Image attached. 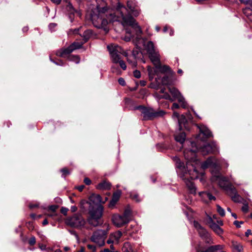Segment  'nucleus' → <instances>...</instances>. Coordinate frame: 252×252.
I'll return each mask as SVG.
<instances>
[{"label":"nucleus","mask_w":252,"mask_h":252,"mask_svg":"<svg viewBox=\"0 0 252 252\" xmlns=\"http://www.w3.org/2000/svg\"><path fill=\"white\" fill-rule=\"evenodd\" d=\"M126 10V9L124 7H122L117 10V13L120 14L121 16H113L112 12L108 11L109 16H107V15H106V18L99 17L98 15L95 14L94 11L93 14H91V18L94 26L98 28L106 26L108 23L115 21L121 22L124 26H131L135 32L136 37L134 38V36L131 35V33L127 29L126 32L129 35L126 36L124 38V40L126 41H129L131 39H132L133 42L137 47L141 44H144V40L141 37L142 32L140 27L138 25L137 23H136L135 19L132 16L124 15V12Z\"/></svg>","instance_id":"1"},{"label":"nucleus","mask_w":252,"mask_h":252,"mask_svg":"<svg viewBox=\"0 0 252 252\" xmlns=\"http://www.w3.org/2000/svg\"><path fill=\"white\" fill-rule=\"evenodd\" d=\"M197 151L196 147L195 149L189 150L186 149L184 151V155L185 159L187 160L186 168L184 163L181 161L180 159L177 157L173 158L174 160L176 162V166L178 168V172L183 174V176H185L186 174H189L191 180L198 178L203 173H199L197 168L204 163H201L200 161L196 159V152Z\"/></svg>","instance_id":"2"},{"label":"nucleus","mask_w":252,"mask_h":252,"mask_svg":"<svg viewBox=\"0 0 252 252\" xmlns=\"http://www.w3.org/2000/svg\"><path fill=\"white\" fill-rule=\"evenodd\" d=\"M97 4L99 2H100V4H98L96 6V8L94 10H92L91 14H93L94 11V13L96 14L99 17H102L106 18V15L107 16H109V12H112L113 13V16H121L120 14H118L117 11L118 9L121 8L122 7H125L126 9V11L124 12V14L125 16H130V13L132 14L133 16L136 17L138 16L140 14V10L138 8V6L135 1L132 0H129L127 1V6L128 8L129 11L127 10V9L123 5H121L120 3H118L117 8L115 11H114L112 9H108L106 6H105V4L104 1L102 0H96Z\"/></svg>","instance_id":"3"},{"label":"nucleus","mask_w":252,"mask_h":252,"mask_svg":"<svg viewBox=\"0 0 252 252\" xmlns=\"http://www.w3.org/2000/svg\"><path fill=\"white\" fill-rule=\"evenodd\" d=\"M209 167L211 168L212 175L211 180L213 182H216L221 188L226 191V192L233 187L231 184L229 183L228 178L222 176L220 173V163L215 157H211L209 158L201 164V168L202 169Z\"/></svg>","instance_id":"4"},{"label":"nucleus","mask_w":252,"mask_h":252,"mask_svg":"<svg viewBox=\"0 0 252 252\" xmlns=\"http://www.w3.org/2000/svg\"><path fill=\"white\" fill-rule=\"evenodd\" d=\"M89 200L86 202L89 205V213L90 216L88 221L90 225L96 227L102 223L100 219L102 216L103 207L98 204L102 202L101 197L99 194H93L90 196Z\"/></svg>","instance_id":"5"},{"label":"nucleus","mask_w":252,"mask_h":252,"mask_svg":"<svg viewBox=\"0 0 252 252\" xmlns=\"http://www.w3.org/2000/svg\"><path fill=\"white\" fill-rule=\"evenodd\" d=\"M111 60L113 63H119L120 66L123 70H126V65L125 63L121 60V55L127 56V53L125 52L121 47L116 44H112L107 46Z\"/></svg>","instance_id":"6"},{"label":"nucleus","mask_w":252,"mask_h":252,"mask_svg":"<svg viewBox=\"0 0 252 252\" xmlns=\"http://www.w3.org/2000/svg\"><path fill=\"white\" fill-rule=\"evenodd\" d=\"M168 91L172 95V97L168 93H165L161 97L165 99L169 100L171 101H173L177 99L179 102L181 104L183 108H186L187 107L188 104L184 97L181 95L180 92L175 87L169 86L168 87Z\"/></svg>","instance_id":"7"},{"label":"nucleus","mask_w":252,"mask_h":252,"mask_svg":"<svg viewBox=\"0 0 252 252\" xmlns=\"http://www.w3.org/2000/svg\"><path fill=\"white\" fill-rule=\"evenodd\" d=\"M66 225L72 227L81 229L85 227L86 220L81 215L75 214L68 217L65 220Z\"/></svg>","instance_id":"8"},{"label":"nucleus","mask_w":252,"mask_h":252,"mask_svg":"<svg viewBox=\"0 0 252 252\" xmlns=\"http://www.w3.org/2000/svg\"><path fill=\"white\" fill-rule=\"evenodd\" d=\"M107 231L105 230H97L94 232L90 238L92 242L96 244L98 246H103L105 244Z\"/></svg>","instance_id":"9"},{"label":"nucleus","mask_w":252,"mask_h":252,"mask_svg":"<svg viewBox=\"0 0 252 252\" xmlns=\"http://www.w3.org/2000/svg\"><path fill=\"white\" fill-rule=\"evenodd\" d=\"M84 43L83 41L80 42H74L67 48L57 51L56 54L59 57H66V56L69 55V54L74 50L81 48Z\"/></svg>","instance_id":"10"},{"label":"nucleus","mask_w":252,"mask_h":252,"mask_svg":"<svg viewBox=\"0 0 252 252\" xmlns=\"http://www.w3.org/2000/svg\"><path fill=\"white\" fill-rule=\"evenodd\" d=\"M147 70L148 72L149 79L150 80H152L154 78L158 71H159L161 73H170L171 72L170 68L168 65H161L160 63L159 65L155 66V69L148 66Z\"/></svg>","instance_id":"11"},{"label":"nucleus","mask_w":252,"mask_h":252,"mask_svg":"<svg viewBox=\"0 0 252 252\" xmlns=\"http://www.w3.org/2000/svg\"><path fill=\"white\" fill-rule=\"evenodd\" d=\"M196 150L198 152H200L202 155L205 156L209 154L217 152L218 148L216 143L213 142L203 145V146L200 147H196Z\"/></svg>","instance_id":"12"},{"label":"nucleus","mask_w":252,"mask_h":252,"mask_svg":"<svg viewBox=\"0 0 252 252\" xmlns=\"http://www.w3.org/2000/svg\"><path fill=\"white\" fill-rule=\"evenodd\" d=\"M136 109L140 110L143 115V118L145 120H149L154 116H162L164 112L160 111L158 112L154 113L152 109H148L143 106L140 105L136 107Z\"/></svg>","instance_id":"13"},{"label":"nucleus","mask_w":252,"mask_h":252,"mask_svg":"<svg viewBox=\"0 0 252 252\" xmlns=\"http://www.w3.org/2000/svg\"><path fill=\"white\" fill-rule=\"evenodd\" d=\"M200 133L197 136L196 139L197 141L200 140L201 141L204 142L209 137L212 136V134L210 130L205 126L203 125H200L198 126Z\"/></svg>","instance_id":"14"},{"label":"nucleus","mask_w":252,"mask_h":252,"mask_svg":"<svg viewBox=\"0 0 252 252\" xmlns=\"http://www.w3.org/2000/svg\"><path fill=\"white\" fill-rule=\"evenodd\" d=\"M112 220L114 224L118 227H121L128 222L126 218L118 214L114 215Z\"/></svg>","instance_id":"15"},{"label":"nucleus","mask_w":252,"mask_h":252,"mask_svg":"<svg viewBox=\"0 0 252 252\" xmlns=\"http://www.w3.org/2000/svg\"><path fill=\"white\" fill-rule=\"evenodd\" d=\"M199 236L204 240L206 243L213 244L214 242L210 234L207 230L203 227L197 231Z\"/></svg>","instance_id":"16"},{"label":"nucleus","mask_w":252,"mask_h":252,"mask_svg":"<svg viewBox=\"0 0 252 252\" xmlns=\"http://www.w3.org/2000/svg\"><path fill=\"white\" fill-rule=\"evenodd\" d=\"M210 228L218 235L220 236L223 233V230L220 227V226L216 223L210 217L208 221Z\"/></svg>","instance_id":"17"},{"label":"nucleus","mask_w":252,"mask_h":252,"mask_svg":"<svg viewBox=\"0 0 252 252\" xmlns=\"http://www.w3.org/2000/svg\"><path fill=\"white\" fill-rule=\"evenodd\" d=\"M227 193L231 197L232 200L235 202H240L241 201V197L238 194L236 189L232 187L229 190Z\"/></svg>","instance_id":"18"},{"label":"nucleus","mask_w":252,"mask_h":252,"mask_svg":"<svg viewBox=\"0 0 252 252\" xmlns=\"http://www.w3.org/2000/svg\"><path fill=\"white\" fill-rule=\"evenodd\" d=\"M122 192L120 190H118L113 194L112 198L109 203V207L113 208L117 202L119 201Z\"/></svg>","instance_id":"19"},{"label":"nucleus","mask_w":252,"mask_h":252,"mask_svg":"<svg viewBox=\"0 0 252 252\" xmlns=\"http://www.w3.org/2000/svg\"><path fill=\"white\" fill-rule=\"evenodd\" d=\"M224 246L222 245H217L212 246L208 248L206 250H202L200 248L196 249L197 252H218L219 251L223 250Z\"/></svg>","instance_id":"20"},{"label":"nucleus","mask_w":252,"mask_h":252,"mask_svg":"<svg viewBox=\"0 0 252 252\" xmlns=\"http://www.w3.org/2000/svg\"><path fill=\"white\" fill-rule=\"evenodd\" d=\"M149 57L155 66L159 65L160 61V55L158 51H155L148 54Z\"/></svg>","instance_id":"21"},{"label":"nucleus","mask_w":252,"mask_h":252,"mask_svg":"<svg viewBox=\"0 0 252 252\" xmlns=\"http://www.w3.org/2000/svg\"><path fill=\"white\" fill-rule=\"evenodd\" d=\"M66 9L68 12V14L69 15V16L71 22H72V15H74L75 14H76L79 17H81V14L80 12L79 11L75 10L70 2H68L67 5H66Z\"/></svg>","instance_id":"22"},{"label":"nucleus","mask_w":252,"mask_h":252,"mask_svg":"<svg viewBox=\"0 0 252 252\" xmlns=\"http://www.w3.org/2000/svg\"><path fill=\"white\" fill-rule=\"evenodd\" d=\"M111 186L110 183L106 181H103L97 185L96 188L100 190H108L110 189Z\"/></svg>","instance_id":"23"},{"label":"nucleus","mask_w":252,"mask_h":252,"mask_svg":"<svg viewBox=\"0 0 252 252\" xmlns=\"http://www.w3.org/2000/svg\"><path fill=\"white\" fill-rule=\"evenodd\" d=\"M185 138H186V134L185 133V132H180L179 134H176L175 135V140L180 143L181 144H183L185 140Z\"/></svg>","instance_id":"24"},{"label":"nucleus","mask_w":252,"mask_h":252,"mask_svg":"<svg viewBox=\"0 0 252 252\" xmlns=\"http://www.w3.org/2000/svg\"><path fill=\"white\" fill-rule=\"evenodd\" d=\"M111 239H113L115 243L118 244L119 242L120 239L122 236V233L121 231H118L115 233L111 234Z\"/></svg>","instance_id":"25"},{"label":"nucleus","mask_w":252,"mask_h":252,"mask_svg":"<svg viewBox=\"0 0 252 252\" xmlns=\"http://www.w3.org/2000/svg\"><path fill=\"white\" fill-rule=\"evenodd\" d=\"M178 124L179 125V130H181L182 125H183L186 127V123L187 122V120L185 115H182L180 116L178 118Z\"/></svg>","instance_id":"26"},{"label":"nucleus","mask_w":252,"mask_h":252,"mask_svg":"<svg viewBox=\"0 0 252 252\" xmlns=\"http://www.w3.org/2000/svg\"><path fill=\"white\" fill-rule=\"evenodd\" d=\"M145 46V49L148 53V54H149L150 53H152L153 52H154L156 50L155 49V46L154 45V43L152 41H149L147 44Z\"/></svg>","instance_id":"27"},{"label":"nucleus","mask_w":252,"mask_h":252,"mask_svg":"<svg viewBox=\"0 0 252 252\" xmlns=\"http://www.w3.org/2000/svg\"><path fill=\"white\" fill-rule=\"evenodd\" d=\"M92 34V31L91 30H87L85 31L83 33L82 41L86 43L88 41L89 39L90 38Z\"/></svg>","instance_id":"28"},{"label":"nucleus","mask_w":252,"mask_h":252,"mask_svg":"<svg viewBox=\"0 0 252 252\" xmlns=\"http://www.w3.org/2000/svg\"><path fill=\"white\" fill-rule=\"evenodd\" d=\"M127 61L129 64H130L132 67H134L136 66L137 62L135 57L133 56L127 57Z\"/></svg>","instance_id":"29"},{"label":"nucleus","mask_w":252,"mask_h":252,"mask_svg":"<svg viewBox=\"0 0 252 252\" xmlns=\"http://www.w3.org/2000/svg\"><path fill=\"white\" fill-rule=\"evenodd\" d=\"M186 185L191 193H195V186L192 182L190 181H186Z\"/></svg>","instance_id":"30"},{"label":"nucleus","mask_w":252,"mask_h":252,"mask_svg":"<svg viewBox=\"0 0 252 252\" xmlns=\"http://www.w3.org/2000/svg\"><path fill=\"white\" fill-rule=\"evenodd\" d=\"M123 252H132L133 250L131 248V246L128 243H125L123 248H122Z\"/></svg>","instance_id":"31"},{"label":"nucleus","mask_w":252,"mask_h":252,"mask_svg":"<svg viewBox=\"0 0 252 252\" xmlns=\"http://www.w3.org/2000/svg\"><path fill=\"white\" fill-rule=\"evenodd\" d=\"M67 58L69 61L74 62L76 63L80 62V58L77 55H69Z\"/></svg>","instance_id":"32"},{"label":"nucleus","mask_w":252,"mask_h":252,"mask_svg":"<svg viewBox=\"0 0 252 252\" xmlns=\"http://www.w3.org/2000/svg\"><path fill=\"white\" fill-rule=\"evenodd\" d=\"M161 83L163 85H170L171 81L168 76H165L161 79Z\"/></svg>","instance_id":"33"},{"label":"nucleus","mask_w":252,"mask_h":252,"mask_svg":"<svg viewBox=\"0 0 252 252\" xmlns=\"http://www.w3.org/2000/svg\"><path fill=\"white\" fill-rule=\"evenodd\" d=\"M124 217L126 218L129 222L130 220L131 212L129 209H126L122 215Z\"/></svg>","instance_id":"34"},{"label":"nucleus","mask_w":252,"mask_h":252,"mask_svg":"<svg viewBox=\"0 0 252 252\" xmlns=\"http://www.w3.org/2000/svg\"><path fill=\"white\" fill-rule=\"evenodd\" d=\"M243 13L249 18L252 15V9L250 8H245L243 9Z\"/></svg>","instance_id":"35"},{"label":"nucleus","mask_w":252,"mask_h":252,"mask_svg":"<svg viewBox=\"0 0 252 252\" xmlns=\"http://www.w3.org/2000/svg\"><path fill=\"white\" fill-rule=\"evenodd\" d=\"M217 210L218 213L221 217H224L225 216V211L224 210L221 208L219 205H217Z\"/></svg>","instance_id":"36"},{"label":"nucleus","mask_w":252,"mask_h":252,"mask_svg":"<svg viewBox=\"0 0 252 252\" xmlns=\"http://www.w3.org/2000/svg\"><path fill=\"white\" fill-rule=\"evenodd\" d=\"M62 173V177L65 178V177L70 174V171L66 168H63L61 170Z\"/></svg>","instance_id":"37"},{"label":"nucleus","mask_w":252,"mask_h":252,"mask_svg":"<svg viewBox=\"0 0 252 252\" xmlns=\"http://www.w3.org/2000/svg\"><path fill=\"white\" fill-rule=\"evenodd\" d=\"M205 196H206L210 200H215L216 198L215 196L212 195L210 193L207 192H204L202 193Z\"/></svg>","instance_id":"38"},{"label":"nucleus","mask_w":252,"mask_h":252,"mask_svg":"<svg viewBox=\"0 0 252 252\" xmlns=\"http://www.w3.org/2000/svg\"><path fill=\"white\" fill-rule=\"evenodd\" d=\"M36 243V239L34 236H32L29 240V243L31 246H33Z\"/></svg>","instance_id":"39"},{"label":"nucleus","mask_w":252,"mask_h":252,"mask_svg":"<svg viewBox=\"0 0 252 252\" xmlns=\"http://www.w3.org/2000/svg\"><path fill=\"white\" fill-rule=\"evenodd\" d=\"M133 76L136 78H140L141 77V73L140 71L138 70H135L133 72Z\"/></svg>","instance_id":"40"},{"label":"nucleus","mask_w":252,"mask_h":252,"mask_svg":"<svg viewBox=\"0 0 252 252\" xmlns=\"http://www.w3.org/2000/svg\"><path fill=\"white\" fill-rule=\"evenodd\" d=\"M193 225L194 227L197 229V230H199V229H200L203 227L196 221H194L193 222Z\"/></svg>","instance_id":"41"},{"label":"nucleus","mask_w":252,"mask_h":252,"mask_svg":"<svg viewBox=\"0 0 252 252\" xmlns=\"http://www.w3.org/2000/svg\"><path fill=\"white\" fill-rule=\"evenodd\" d=\"M58 208V206L57 205H51L49 207L48 210L53 212H56Z\"/></svg>","instance_id":"42"},{"label":"nucleus","mask_w":252,"mask_h":252,"mask_svg":"<svg viewBox=\"0 0 252 252\" xmlns=\"http://www.w3.org/2000/svg\"><path fill=\"white\" fill-rule=\"evenodd\" d=\"M240 2L245 4H252V0H239Z\"/></svg>","instance_id":"43"},{"label":"nucleus","mask_w":252,"mask_h":252,"mask_svg":"<svg viewBox=\"0 0 252 252\" xmlns=\"http://www.w3.org/2000/svg\"><path fill=\"white\" fill-rule=\"evenodd\" d=\"M242 210L244 213H247L249 210V206L247 204H244L242 208Z\"/></svg>","instance_id":"44"},{"label":"nucleus","mask_w":252,"mask_h":252,"mask_svg":"<svg viewBox=\"0 0 252 252\" xmlns=\"http://www.w3.org/2000/svg\"><path fill=\"white\" fill-rule=\"evenodd\" d=\"M87 247L89 249L92 250L93 252H95L96 251V247L94 245L88 244L87 245Z\"/></svg>","instance_id":"45"},{"label":"nucleus","mask_w":252,"mask_h":252,"mask_svg":"<svg viewBox=\"0 0 252 252\" xmlns=\"http://www.w3.org/2000/svg\"><path fill=\"white\" fill-rule=\"evenodd\" d=\"M118 82L121 85L123 86L126 85V82L123 78H120L118 80Z\"/></svg>","instance_id":"46"},{"label":"nucleus","mask_w":252,"mask_h":252,"mask_svg":"<svg viewBox=\"0 0 252 252\" xmlns=\"http://www.w3.org/2000/svg\"><path fill=\"white\" fill-rule=\"evenodd\" d=\"M57 24L55 23H51L49 25V28L51 32L54 31V29L56 27Z\"/></svg>","instance_id":"47"},{"label":"nucleus","mask_w":252,"mask_h":252,"mask_svg":"<svg viewBox=\"0 0 252 252\" xmlns=\"http://www.w3.org/2000/svg\"><path fill=\"white\" fill-rule=\"evenodd\" d=\"M68 209L66 208L62 207L61 210V212L64 215H66Z\"/></svg>","instance_id":"48"},{"label":"nucleus","mask_w":252,"mask_h":252,"mask_svg":"<svg viewBox=\"0 0 252 252\" xmlns=\"http://www.w3.org/2000/svg\"><path fill=\"white\" fill-rule=\"evenodd\" d=\"M243 223V221H239L237 220H236L234 222V224L236 225V226L238 228H239L241 227V224Z\"/></svg>","instance_id":"49"},{"label":"nucleus","mask_w":252,"mask_h":252,"mask_svg":"<svg viewBox=\"0 0 252 252\" xmlns=\"http://www.w3.org/2000/svg\"><path fill=\"white\" fill-rule=\"evenodd\" d=\"M84 182L85 183V184L87 185H89L91 183V180L90 179H89L88 178H85L84 180Z\"/></svg>","instance_id":"50"},{"label":"nucleus","mask_w":252,"mask_h":252,"mask_svg":"<svg viewBox=\"0 0 252 252\" xmlns=\"http://www.w3.org/2000/svg\"><path fill=\"white\" fill-rule=\"evenodd\" d=\"M165 89H162L160 90V93H161V94H163L162 95H159L158 96H157V97L159 98V99H160V98H162V97H161L162 96H163L166 93L165 92Z\"/></svg>","instance_id":"51"},{"label":"nucleus","mask_w":252,"mask_h":252,"mask_svg":"<svg viewBox=\"0 0 252 252\" xmlns=\"http://www.w3.org/2000/svg\"><path fill=\"white\" fill-rule=\"evenodd\" d=\"M47 216L48 217H53L54 216H57V213L56 212H53L51 213H47L46 214Z\"/></svg>","instance_id":"52"},{"label":"nucleus","mask_w":252,"mask_h":252,"mask_svg":"<svg viewBox=\"0 0 252 252\" xmlns=\"http://www.w3.org/2000/svg\"><path fill=\"white\" fill-rule=\"evenodd\" d=\"M107 243L108 244L115 243L114 240L113 239H111V235L110 236L109 239L107 241Z\"/></svg>","instance_id":"53"},{"label":"nucleus","mask_w":252,"mask_h":252,"mask_svg":"<svg viewBox=\"0 0 252 252\" xmlns=\"http://www.w3.org/2000/svg\"><path fill=\"white\" fill-rule=\"evenodd\" d=\"M234 247L238 252L241 251L242 247L241 245H234Z\"/></svg>","instance_id":"54"},{"label":"nucleus","mask_w":252,"mask_h":252,"mask_svg":"<svg viewBox=\"0 0 252 252\" xmlns=\"http://www.w3.org/2000/svg\"><path fill=\"white\" fill-rule=\"evenodd\" d=\"M159 85H155L154 83H152L150 84V87L151 88H154L155 89H157Z\"/></svg>","instance_id":"55"},{"label":"nucleus","mask_w":252,"mask_h":252,"mask_svg":"<svg viewBox=\"0 0 252 252\" xmlns=\"http://www.w3.org/2000/svg\"><path fill=\"white\" fill-rule=\"evenodd\" d=\"M179 108V105L178 104L176 103H174L172 105V109H178Z\"/></svg>","instance_id":"56"},{"label":"nucleus","mask_w":252,"mask_h":252,"mask_svg":"<svg viewBox=\"0 0 252 252\" xmlns=\"http://www.w3.org/2000/svg\"><path fill=\"white\" fill-rule=\"evenodd\" d=\"M146 81L145 80H140L139 82V84L141 86H145L146 85Z\"/></svg>","instance_id":"57"},{"label":"nucleus","mask_w":252,"mask_h":252,"mask_svg":"<svg viewBox=\"0 0 252 252\" xmlns=\"http://www.w3.org/2000/svg\"><path fill=\"white\" fill-rule=\"evenodd\" d=\"M101 252H119L117 251H110L108 249H105L103 251Z\"/></svg>","instance_id":"58"},{"label":"nucleus","mask_w":252,"mask_h":252,"mask_svg":"<svg viewBox=\"0 0 252 252\" xmlns=\"http://www.w3.org/2000/svg\"><path fill=\"white\" fill-rule=\"evenodd\" d=\"M77 207L75 206H72L70 208V210L72 212H75L77 211Z\"/></svg>","instance_id":"59"},{"label":"nucleus","mask_w":252,"mask_h":252,"mask_svg":"<svg viewBox=\"0 0 252 252\" xmlns=\"http://www.w3.org/2000/svg\"><path fill=\"white\" fill-rule=\"evenodd\" d=\"M131 197L133 199H135L136 201H139V200L138 199V195L137 194H134L133 195L131 196Z\"/></svg>","instance_id":"60"},{"label":"nucleus","mask_w":252,"mask_h":252,"mask_svg":"<svg viewBox=\"0 0 252 252\" xmlns=\"http://www.w3.org/2000/svg\"><path fill=\"white\" fill-rule=\"evenodd\" d=\"M251 234H252V233L251 230L250 229H248L245 233V235L247 237H248L249 236V235H251Z\"/></svg>","instance_id":"61"},{"label":"nucleus","mask_w":252,"mask_h":252,"mask_svg":"<svg viewBox=\"0 0 252 252\" xmlns=\"http://www.w3.org/2000/svg\"><path fill=\"white\" fill-rule=\"evenodd\" d=\"M53 2L57 4H59L60 3V2H61V0H51Z\"/></svg>","instance_id":"62"},{"label":"nucleus","mask_w":252,"mask_h":252,"mask_svg":"<svg viewBox=\"0 0 252 252\" xmlns=\"http://www.w3.org/2000/svg\"><path fill=\"white\" fill-rule=\"evenodd\" d=\"M84 188V185H82V186H80L79 187H78L77 188V189L80 191H82L83 189Z\"/></svg>","instance_id":"63"},{"label":"nucleus","mask_w":252,"mask_h":252,"mask_svg":"<svg viewBox=\"0 0 252 252\" xmlns=\"http://www.w3.org/2000/svg\"><path fill=\"white\" fill-rule=\"evenodd\" d=\"M179 116H180L177 112H174L173 115V117H176V118L178 119Z\"/></svg>","instance_id":"64"}]
</instances>
